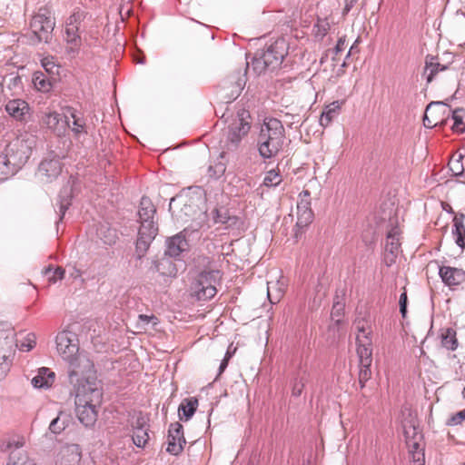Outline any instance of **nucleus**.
<instances>
[{
    "instance_id": "obj_1",
    "label": "nucleus",
    "mask_w": 465,
    "mask_h": 465,
    "mask_svg": "<svg viewBox=\"0 0 465 465\" xmlns=\"http://www.w3.org/2000/svg\"><path fill=\"white\" fill-rule=\"evenodd\" d=\"M286 140L285 129L276 118H265L257 139L259 154L263 159L275 157L283 148Z\"/></svg>"
},
{
    "instance_id": "obj_2",
    "label": "nucleus",
    "mask_w": 465,
    "mask_h": 465,
    "mask_svg": "<svg viewBox=\"0 0 465 465\" xmlns=\"http://www.w3.org/2000/svg\"><path fill=\"white\" fill-rule=\"evenodd\" d=\"M289 44L284 38H278L266 46L265 50L252 61V70L261 74L267 70L278 68L288 54Z\"/></svg>"
},
{
    "instance_id": "obj_3",
    "label": "nucleus",
    "mask_w": 465,
    "mask_h": 465,
    "mask_svg": "<svg viewBox=\"0 0 465 465\" xmlns=\"http://www.w3.org/2000/svg\"><path fill=\"white\" fill-rule=\"evenodd\" d=\"M37 138L34 134L25 133L12 140L5 147L4 154L11 161L14 166L19 169L25 165L35 148Z\"/></svg>"
},
{
    "instance_id": "obj_4",
    "label": "nucleus",
    "mask_w": 465,
    "mask_h": 465,
    "mask_svg": "<svg viewBox=\"0 0 465 465\" xmlns=\"http://www.w3.org/2000/svg\"><path fill=\"white\" fill-rule=\"evenodd\" d=\"M15 331L11 323L0 322V376L7 375L15 354Z\"/></svg>"
},
{
    "instance_id": "obj_5",
    "label": "nucleus",
    "mask_w": 465,
    "mask_h": 465,
    "mask_svg": "<svg viewBox=\"0 0 465 465\" xmlns=\"http://www.w3.org/2000/svg\"><path fill=\"white\" fill-rule=\"evenodd\" d=\"M222 278L219 270L203 271L190 286V295L197 301H207L217 293L216 285Z\"/></svg>"
},
{
    "instance_id": "obj_6",
    "label": "nucleus",
    "mask_w": 465,
    "mask_h": 465,
    "mask_svg": "<svg viewBox=\"0 0 465 465\" xmlns=\"http://www.w3.org/2000/svg\"><path fill=\"white\" fill-rule=\"evenodd\" d=\"M87 19V13L75 10L66 20L64 26V41L70 53H76L82 45L80 30Z\"/></svg>"
},
{
    "instance_id": "obj_7",
    "label": "nucleus",
    "mask_w": 465,
    "mask_h": 465,
    "mask_svg": "<svg viewBox=\"0 0 465 465\" xmlns=\"http://www.w3.org/2000/svg\"><path fill=\"white\" fill-rule=\"evenodd\" d=\"M54 27L55 18L47 6L40 7L30 21V28L40 42H48Z\"/></svg>"
},
{
    "instance_id": "obj_8",
    "label": "nucleus",
    "mask_w": 465,
    "mask_h": 465,
    "mask_svg": "<svg viewBox=\"0 0 465 465\" xmlns=\"http://www.w3.org/2000/svg\"><path fill=\"white\" fill-rule=\"evenodd\" d=\"M252 128V116L244 108L239 109L232 123L228 126V149L237 148L241 141L247 136Z\"/></svg>"
},
{
    "instance_id": "obj_9",
    "label": "nucleus",
    "mask_w": 465,
    "mask_h": 465,
    "mask_svg": "<svg viewBox=\"0 0 465 465\" xmlns=\"http://www.w3.org/2000/svg\"><path fill=\"white\" fill-rule=\"evenodd\" d=\"M75 387V404H101L103 389L100 380H77Z\"/></svg>"
},
{
    "instance_id": "obj_10",
    "label": "nucleus",
    "mask_w": 465,
    "mask_h": 465,
    "mask_svg": "<svg viewBox=\"0 0 465 465\" xmlns=\"http://www.w3.org/2000/svg\"><path fill=\"white\" fill-rule=\"evenodd\" d=\"M58 354L67 362L79 354L77 336L71 331H63L55 339Z\"/></svg>"
},
{
    "instance_id": "obj_11",
    "label": "nucleus",
    "mask_w": 465,
    "mask_h": 465,
    "mask_svg": "<svg viewBox=\"0 0 465 465\" xmlns=\"http://www.w3.org/2000/svg\"><path fill=\"white\" fill-rule=\"evenodd\" d=\"M404 435L412 465H424V450L420 446L421 434L417 431L414 425H410L409 427L404 425Z\"/></svg>"
},
{
    "instance_id": "obj_12",
    "label": "nucleus",
    "mask_w": 465,
    "mask_h": 465,
    "mask_svg": "<svg viewBox=\"0 0 465 465\" xmlns=\"http://www.w3.org/2000/svg\"><path fill=\"white\" fill-rule=\"evenodd\" d=\"M450 108L440 102L430 103L425 110L423 124L427 128L443 125L450 115Z\"/></svg>"
},
{
    "instance_id": "obj_13",
    "label": "nucleus",
    "mask_w": 465,
    "mask_h": 465,
    "mask_svg": "<svg viewBox=\"0 0 465 465\" xmlns=\"http://www.w3.org/2000/svg\"><path fill=\"white\" fill-rule=\"evenodd\" d=\"M68 374L70 378H91L96 374V369L87 355L79 353L68 361Z\"/></svg>"
},
{
    "instance_id": "obj_14",
    "label": "nucleus",
    "mask_w": 465,
    "mask_h": 465,
    "mask_svg": "<svg viewBox=\"0 0 465 465\" xmlns=\"http://www.w3.org/2000/svg\"><path fill=\"white\" fill-rule=\"evenodd\" d=\"M199 202H201V197L194 200L187 193L180 194L171 199L169 208L173 213L179 209V212L183 213L185 217H193L201 211Z\"/></svg>"
},
{
    "instance_id": "obj_15",
    "label": "nucleus",
    "mask_w": 465,
    "mask_h": 465,
    "mask_svg": "<svg viewBox=\"0 0 465 465\" xmlns=\"http://www.w3.org/2000/svg\"><path fill=\"white\" fill-rule=\"evenodd\" d=\"M312 197L309 190L304 189L299 194L297 202V223L305 226L313 220V212L312 210Z\"/></svg>"
},
{
    "instance_id": "obj_16",
    "label": "nucleus",
    "mask_w": 465,
    "mask_h": 465,
    "mask_svg": "<svg viewBox=\"0 0 465 465\" xmlns=\"http://www.w3.org/2000/svg\"><path fill=\"white\" fill-rule=\"evenodd\" d=\"M357 351H372L371 326L364 319L355 322Z\"/></svg>"
},
{
    "instance_id": "obj_17",
    "label": "nucleus",
    "mask_w": 465,
    "mask_h": 465,
    "mask_svg": "<svg viewBox=\"0 0 465 465\" xmlns=\"http://www.w3.org/2000/svg\"><path fill=\"white\" fill-rule=\"evenodd\" d=\"M401 242L398 229H391L387 235L383 261L387 266H391L396 262L400 252Z\"/></svg>"
},
{
    "instance_id": "obj_18",
    "label": "nucleus",
    "mask_w": 465,
    "mask_h": 465,
    "mask_svg": "<svg viewBox=\"0 0 465 465\" xmlns=\"http://www.w3.org/2000/svg\"><path fill=\"white\" fill-rule=\"evenodd\" d=\"M185 443L183 425L179 422L172 423L168 430V446L166 450L173 455H178L183 450Z\"/></svg>"
},
{
    "instance_id": "obj_19",
    "label": "nucleus",
    "mask_w": 465,
    "mask_h": 465,
    "mask_svg": "<svg viewBox=\"0 0 465 465\" xmlns=\"http://www.w3.org/2000/svg\"><path fill=\"white\" fill-rule=\"evenodd\" d=\"M439 274L442 282L452 290L465 282V270L460 268L442 265Z\"/></svg>"
},
{
    "instance_id": "obj_20",
    "label": "nucleus",
    "mask_w": 465,
    "mask_h": 465,
    "mask_svg": "<svg viewBox=\"0 0 465 465\" xmlns=\"http://www.w3.org/2000/svg\"><path fill=\"white\" fill-rule=\"evenodd\" d=\"M5 112L16 121L25 122L30 116V106L23 99L9 100L5 105Z\"/></svg>"
},
{
    "instance_id": "obj_21",
    "label": "nucleus",
    "mask_w": 465,
    "mask_h": 465,
    "mask_svg": "<svg viewBox=\"0 0 465 465\" xmlns=\"http://www.w3.org/2000/svg\"><path fill=\"white\" fill-rule=\"evenodd\" d=\"M101 404H75V412L78 417V420L85 427L93 426L98 416L97 408L100 407Z\"/></svg>"
},
{
    "instance_id": "obj_22",
    "label": "nucleus",
    "mask_w": 465,
    "mask_h": 465,
    "mask_svg": "<svg viewBox=\"0 0 465 465\" xmlns=\"http://www.w3.org/2000/svg\"><path fill=\"white\" fill-rule=\"evenodd\" d=\"M62 172V163L57 158L44 160L38 168L39 175L46 182L57 178Z\"/></svg>"
},
{
    "instance_id": "obj_23",
    "label": "nucleus",
    "mask_w": 465,
    "mask_h": 465,
    "mask_svg": "<svg viewBox=\"0 0 465 465\" xmlns=\"http://www.w3.org/2000/svg\"><path fill=\"white\" fill-rule=\"evenodd\" d=\"M81 460V450L77 444H68L61 448L57 455L59 465H77Z\"/></svg>"
},
{
    "instance_id": "obj_24",
    "label": "nucleus",
    "mask_w": 465,
    "mask_h": 465,
    "mask_svg": "<svg viewBox=\"0 0 465 465\" xmlns=\"http://www.w3.org/2000/svg\"><path fill=\"white\" fill-rule=\"evenodd\" d=\"M449 68L450 65L441 64L439 62L438 57L427 56L425 60L423 76L426 78V81L429 84L436 79L440 73L447 71Z\"/></svg>"
},
{
    "instance_id": "obj_25",
    "label": "nucleus",
    "mask_w": 465,
    "mask_h": 465,
    "mask_svg": "<svg viewBox=\"0 0 465 465\" xmlns=\"http://www.w3.org/2000/svg\"><path fill=\"white\" fill-rule=\"evenodd\" d=\"M345 104V100H337L326 104L322 112L320 117V124L322 127H327L341 113L342 106Z\"/></svg>"
},
{
    "instance_id": "obj_26",
    "label": "nucleus",
    "mask_w": 465,
    "mask_h": 465,
    "mask_svg": "<svg viewBox=\"0 0 465 465\" xmlns=\"http://www.w3.org/2000/svg\"><path fill=\"white\" fill-rule=\"evenodd\" d=\"M287 283L284 278L268 282V299L273 304L278 303L285 294Z\"/></svg>"
},
{
    "instance_id": "obj_27",
    "label": "nucleus",
    "mask_w": 465,
    "mask_h": 465,
    "mask_svg": "<svg viewBox=\"0 0 465 465\" xmlns=\"http://www.w3.org/2000/svg\"><path fill=\"white\" fill-rule=\"evenodd\" d=\"M242 90V83L241 79H229L222 86V97L226 102H232L240 95Z\"/></svg>"
},
{
    "instance_id": "obj_28",
    "label": "nucleus",
    "mask_w": 465,
    "mask_h": 465,
    "mask_svg": "<svg viewBox=\"0 0 465 465\" xmlns=\"http://www.w3.org/2000/svg\"><path fill=\"white\" fill-rule=\"evenodd\" d=\"M58 78H53L52 75H46L42 72H35L33 76V84L36 90L42 93L50 92Z\"/></svg>"
},
{
    "instance_id": "obj_29",
    "label": "nucleus",
    "mask_w": 465,
    "mask_h": 465,
    "mask_svg": "<svg viewBox=\"0 0 465 465\" xmlns=\"http://www.w3.org/2000/svg\"><path fill=\"white\" fill-rule=\"evenodd\" d=\"M465 214L459 213L453 218V231L452 233L455 237V242L460 248L465 247Z\"/></svg>"
},
{
    "instance_id": "obj_30",
    "label": "nucleus",
    "mask_w": 465,
    "mask_h": 465,
    "mask_svg": "<svg viewBox=\"0 0 465 465\" xmlns=\"http://www.w3.org/2000/svg\"><path fill=\"white\" fill-rule=\"evenodd\" d=\"M156 209L149 198H142L138 211L140 223H154Z\"/></svg>"
},
{
    "instance_id": "obj_31",
    "label": "nucleus",
    "mask_w": 465,
    "mask_h": 465,
    "mask_svg": "<svg viewBox=\"0 0 465 465\" xmlns=\"http://www.w3.org/2000/svg\"><path fill=\"white\" fill-rule=\"evenodd\" d=\"M43 123L49 128L55 132H61L66 124V117L64 119L57 112L45 113Z\"/></svg>"
},
{
    "instance_id": "obj_32",
    "label": "nucleus",
    "mask_w": 465,
    "mask_h": 465,
    "mask_svg": "<svg viewBox=\"0 0 465 465\" xmlns=\"http://www.w3.org/2000/svg\"><path fill=\"white\" fill-rule=\"evenodd\" d=\"M360 358L359 378H368L371 375V365L372 361V351H357Z\"/></svg>"
},
{
    "instance_id": "obj_33",
    "label": "nucleus",
    "mask_w": 465,
    "mask_h": 465,
    "mask_svg": "<svg viewBox=\"0 0 465 465\" xmlns=\"http://www.w3.org/2000/svg\"><path fill=\"white\" fill-rule=\"evenodd\" d=\"M213 220L216 223H222L227 227L236 225L239 221L237 216L231 215L229 210L224 207L215 209Z\"/></svg>"
},
{
    "instance_id": "obj_34",
    "label": "nucleus",
    "mask_w": 465,
    "mask_h": 465,
    "mask_svg": "<svg viewBox=\"0 0 465 465\" xmlns=\"http://www.w3.org/2000/svg\"><path fill=\"white\" fill-rule=\"evenodd\" d=\"M149 440V434L147 429L143 427V419L139 418L136 420L134 426V431L133 434V441L137 447H144Z\"/></svg>"
},
{
    "instance_id": "obj_35",
    "label": "nucleus",
    "mask_w": 465,
    "mask_h": 465,
    "mask_svg": "<svg viewBox=\"0 0 465 465\" xmlns=\"http://www.w3.org/2000/svg\"><path fill=\"white\" fill-rule=\"evenodd\" d=\"M441 345L450 350L455 351L458 348L459 341L457 339V332L452 328H446L441 330L440 332Z\"/></svg>"
},
{
    "instance_id": "obj_36",
    "label": "nucleus",
    "mask_w": 465,
    "mask_h": 465,
    "mask_svg": "<svg viewBox=\"0 0 465 465\" xmlns=\"http://www.w3.org/2000/svg\"><path fill=\"white\" fill-rule=\"evenodd\" d=\"M187 241L182 235H175L169 239L167 252L171 256H178L187 248Z\"/></svg>"
},
{
    "instance_id": "obj_37",
    "label": "nucleus",
    "mask_w": 465,
    "mask_h": 465,
    "mask_svg": "<svg viewBox=\"0 0 465 465\" xmlns=\"http://www.w3.org/2000/svg\"><path fill=\"white\" fill-rule=\"evenodd\" d=\"M159 324V319L154 315L140 314L135 323L137 333L146 332L150 328L155 327Z\"/></svg>"
},
{
    "instance_id": "obj_38",
    "label": "nucleus",
    "mask_w": 465,
    "mask_h": 465,
    "mask_svg": "<svg viewBox=\"0 0 465 465\" xmlns=\"http://www.w3.org/2000/svg\"><path fill=\"white\" fill-rule=\"evenodd\" d=\"M7 465H35V463L27 457L25 450L16 447L10 452Z\"/></svg>"
},
{
    "instance_id": "obj_39",
    "label": "nucleus",
    "mask_w": 465,
    "mask_h": 465,
    "mask_svg": "<svg viewBox=\"0 0 465 465\" xmlns=\"http://www.w3.org/2000/svg\"><path fill=\"white\" fill-rule=\"evenodd\" d=\"M17 170H19V168L17 166H14L11 161L4 153L0 155V182L5 181Z\"/></svg>"
},
{
    "instance_id": "obj_40",
    "label": "nucleus",
    "mask_w": 465,
    "mask_h": 465,
    "mask_svg": "<svg viewBox=\"0 0 465 465\" xmlns=\"http://www.w3.org/2000/svg\"><path fill=\"white\" fill-rule=\"evenodd\" d=\"M41 64L48 75H52L53 78H58L60 74V65L56 63L54 56L44 57Z\"/></svg>"
},
{
    "instance_id": "obj_41",
    "label": "nucleus",
    "mask_w": 465,
    "mask_h": 465,
    "mask_svg": "<svg viewBox=\"0 0 465 465\" xmlns=\"http://www.w3.org/2000/svg\"><path fill=\"white\" fill-rule=\"evenodd\" d=\"M450 114L453 121L451 129L456 133H463L465 131V111L463 109H456Z\"/></svg>"
},
{
    "instance_id": "obj_42",
    "label": "nucleus",
    "mask_w": 465,
    "mask_h": 465,
    "mask_svg": "<svg viewBox=\"0 0 465 465\" xmlns=\"http://www.w3.org/2000/svg\"><path fill=\"white\" fill-rule=\"evenodd\" d=\"M198 406V400L196 398L186 399L179 406V412L182 411L183 416L185 417V420H188L195 412Z\"/></svg>"
},
{
    "instance_id": "obj_43",
    "label": "nucleus",
    "mask_w": 465,
    "mask_h": 465,
    "mask_svg": "<svg viewBox=\"0 0 465 465\" xmlns=\"http://www.w3.org/2000/svg\"><path fill=\"white\" fill-rule=\"evenodd\" d=\"M43 273L47 278L48 283L53 284L64 278V270L62 267H56L53 270L51 266H48L43 270Z\"/></svg>"
},
{
    "instance_id": "obj_44",
    "label": "nucleus",
    "mask_w": 465,
    "mask_h": 465,
    "mask_svg": "<svg viewBox=\"0 0 465 465\" xmlns=\"http://www.w3.org/2000/svg\"><path fill=\"white\" fill-rule=\"evenodd\" d=\"M282 175L278 169L268 171L263 178V185L266 187H274L281 183Z\"/></svg>"
},
{
    "instance_id": "obj_45",
    "label": "nucleus",
    "mask_w": 465,
    "mask_h": 465,
    "mask_svg": "<svg viewBox=\"0 0 465 465\" xmlns=\"http://www.w3.org/2000/svg\"><path fill=\"white\" fill-rule=\"evenodd\" d=\"M97 234L99 235L100 239L108 245H111L115 242L116 241V232L114 229L108 228L102 226L98 229Z\"/></svg>"
},
{
    "instance_id": "obj_46",
    "label": "nucleus",
    "mask_w": 465,
    "mask_h": 465,
    "mask_svg": "<svg viewBox=\"0 0 465 465\" xmlns=\"http://www.w3.org/2000/svg\"><path fill=\"white\" fill-rule=\"evenodd\" d=\"M140 228L138 232V235H143L145 236L147 240H153L158 228L155 224V223H140Z\"/></svg>"
},
{
    "instance_id": "obj_47",
    "label": "nucleus",
    "mask_w": 465,
    "mask_h": 465,
    "mask_svg": "<svg viewBox=\"0 0 465 465\" xmlns=\"http://www.w3.org/2000/svg\"><path fill=\"white\" fill-rule=\"evenodd\" d=\"M71 117L73 118V124L70 125L69 122L66 120V124L71 129L72 131L74 133L75 135H78L82 133H85V128H84V122L77 117V115L75 114V112L73 110L71 111Z\"/></svg>"
},
{
    "instance_id": "obj_48",
    "label": "nucleus",
    "mask_w": 465,
    "mask_h": 465,
    "mask_svg": "<svg viewBox=\"0 0 465 465\" xmlns=\"http://www.w3.org/2000/svg\"><path fill=\"white\" fill-rule=\"evenodd\" d=\"M35 345L36 336L35 333L30 332L24 338L19 345L17 344V347H19V350L22 351H30L35 347Z\"/></svg>"
},
{
    "instance_id": "obj_49",
    "label": "nucleus",
    "mask_w": 465,
    "mask_h": 465,
    "mask_svg": "<svg viewBox=\"0 0 465 465\" xmlns=\"http://www.w3.org/2000/svg\"><path fill=\"white\" fill-rule=\"evenodd\" d=\"M143 235H138V239L136 241V252L139 257L144 255L146 251L148 250L150 243L153 240H147Z\"/></svg>"
},
{
    "instance_id": "obj_50",
    "label": "nucleus",
    "mask_w": 465,
    "mask_h": 465,
    "mask_svg": "<svg viewBox=\"0 0 465 465\" xmlns=\"http://www.w3.org/2000/svg\"><path fill=\"white\" fill-rule=\"evenodd\" d=\"M61 416L62 413H60V415L54 420H53L52 422L50 423L49 429L53 433H60L66 427V421L63 420Z\"/></svg>"
},
{
    "instance_id": "obj_51",
    "label": "nucleus",
    "mask_w": 465,
    "mask_h": 465,
    "mask_svg": "<svg viewBox=\"0 0 465 465\" xmlns=\"http://www.w3.org/2000/svg\"><path fill=\"white\" fill-rule=\"evenodd\" d=\"M349 41L345 34L340 35L337 44L334 47L335 55L341 54L348 46Z\"/></svg>"
},
{
    "instance_id": "obj_52",
    "label": "nucleus",
    "mask_w": 465,
    "mask_h": 465,
    "mask_svg": "<svg viewBox=\"0 0 465 465\" xmlns=\"http://www.w3.org/2000/svg\"><path fill=\"white\" fill-rule=\"evenodd\" d=\"M465 420V409L452 415L447 421L448 426H456Z\"/></svg>"
},
{
    "instance_id": "obj_53",
    "label": "nucleus",
    "mask_w": 465,
    "mask_h": 465,
    "mask_svg": "<svg viewBox=\"0 0 465 465\" xmlns=\"http://www.w3.org/2000/svg\"><path fill=\"white\" fill-rule=\"evenodd\" d=\"M449 167L454 175H460L463 173V167L460 165L459 159H451L449 163Z\"/></svg>"
},
{
    "instance_id": "obj_54",
    "label": "nucleus",
    "mask_w": 465,
    "mask_h": 465,
    "mask_svg": "<svg viewBox=\"0 0 465 465\" xmlns=\"http://www.w3.org/2000/svg\"><path fill=\"white\" fill-rule=\"evenodd\" d=\"M54 380H31L33 387L37 389H48L52 387Z\"/></svg>"
},
{
    "instance_id": "obj_55",
    "label": "nucleus",
    "mask_w": 465,
    "mask_h": 465,
    "mask_svg": "<svg viewBox=\"0 0 465 465\" xmlns=\"http://www.w3.org/2000/svg\"><path fill=\"white\" fill-rule=\"evenodd\" d=\"M55 373L46 367L38 369V374L35 378H54Z\"/></svg>"
},
{
    "instance_id": "obj_56",
    "label": "nucleus",
    "mask_w": 465,
    "mask_h": 465,
    "mask_svg": "<svg viewBox=\"0 0 465 465\" xmlns=\"http://www.w3.org/2000/svg\"><path fill=\"white\" fill-rule=\"evenodd\" d=\"M407 300H408L407 293L404 292L403 293L401 294L400 301H399L400 311H401V313L402 317L406 316V312H407Z\"/></svg>"
},
{
    "instance_id": "obj_57",
    "label": "nucleus",
    "mask_w": 465,
    "mask_h": 465,
    "mask_svg": "<svg viewBox=\"0 0 465 465\" xmlns=\"http://www.w3.org/2000/svg\"><path fill=\"white\" fill-rule=\"evenodd\" d=\"M231 356L232 355H231L230 351H227L223 360L222 361V362L219 366V372H218L217 376H220L223 372V371L227 368L228 361H229Z\"/></svg>"
},
{
    "instance_id": "obj_58",
    "label": "nucleus",
    "mask_w": 465,
    "mask_h": 465,
    "mask_svg": "<svg viewBox=\"0 0 465 465\" xmlns=\"http://www.w3.org/2000/svg\"><path fill=\"white\" fill-rule=\"evenodd\" d=\"M302 388H303V384L301 381L295 383L293 386V394L296 396L300 395Z\"/></svg>"
},
{
    "instance_id": "obj_59",
    "label": "nucleus",
    "mask_w": 465,
    "mask_h": 465,
    "mask_svg": "<svg viewBox=\"0 0 465 465\" xmlns=\"http://www.w3.org/2000/svg\"><path fill=\"white\" fill-rule=\"evenodd\" d=\"M357 1L358 0H345V2H346L345 9L347 11H349Z\"/></svg>"
},
{
    "instance_id": "obj_60",
    "label": "nucleus",
    "mask_w": 465,
    "mask_h": 465,
    "mask_svg": "<svg viewBox=\"0 0 465 465\" xmlns=\"http://www.w3.org/2000/svg\"><path fill=\"white\" fill-rule=\"evenodd\" d=\"M358 43H359V37L356 39L355 43L351 46V48H350V50L348 52L347 56H349L351 54V51L354 49L355 45L358 44Z\"/></svg>"
},
{
    "instance_id": "obj_61",
    "label": "nucleus",
    "mask_w": 465,
    "mask_h": 465,
    "mask_svg": "<svg viewBox=\"0 0 465 465\" xmlns=\"http://www.w3.org/2000/svg\"><path fill=\"white\" fill-rule=\"evenodd\" d=\"M443 208H444V210L448 211L449 213H454L452 208L450 205H448V208H446V207H443Z\"/></svg>"
},
{
    "instance_id": "obj_62",
    "label": "nucleus",
    "mask_w": 465,
    "mask_h": 465,
    "mask_svg": "<svg viewBox=\"0 0 465 465\" xmlns=\"http://www.w3.org/2000/svg\"><path fill=\"white\" fill-rule=\"evenodd\" d=\"M359 382H360L361 388H363L364 387V383H363L362 380H359Z\"/></svg>"
},
{
    "instance_id": "obj_63",
    "label": "nucleus",
    "mask_w": 465,
    "mask_h": 465,
    "mask_svg": "<svg viewBox=\"0 0 465 465\" xmlns=\"http://www.w3.org/2000/svg\"><path fill=\"white\" fill-rule=\"evenodd\" d=\"M462 396H463V398L465 399V385H464V388H463V390H462Z\"/></svg>"
}]
</instances>
